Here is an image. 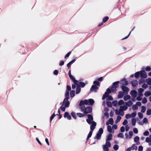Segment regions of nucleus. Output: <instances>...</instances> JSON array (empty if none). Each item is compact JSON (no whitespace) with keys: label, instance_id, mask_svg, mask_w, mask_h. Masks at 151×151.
<instances>
[{"label":"nucleus","instance_id":"obj_24","mask_svg":"<svg viewBox=\"0 0 151 151\" xmlns=\"http://www.w3.org/2000/svg\"><path fill=\"white\" fill-rule=\"evenodd\" d=\"M146 97H148L151 95V92L149 91H146L144 93Z\"/></svg>","mask_w":151,"mask_h":151},{"label":"nucleus","instance_id":"obj_49","mask_svg":"<svg viewBox=\"0 0 151 151\" xmlns=\"http://www.w3.org/2000/svg\"><path fill=\"white\" fill-rule=\"evenodd\" d=\"M138 116L140 119L143 118V114L141 112H138Z\"/></svg>","mask_w":151,"mask_h":151},{"label":"nucleus","instance_id":"obj_50","mask_svg":"<svg viewBox=\"0 0 151 151\" xmlns=\"http://www.w3.org/2000/svg\"><path fill=\"white\" fill-rule=\"evenodd\" d=\"M107 105L109 107H112V104L111 102L110 101H107L106 102Z\"/></svg>","mask_w":151,"mask_h":151},{"label":"nucleus","instance_id":"obj_56","mask_svg":"<svg viewBox=\"0 0 151 151\" xmlns=\"http://www.w3.org/2000/svg\"><path fill=\"white\" fill-rule=\"evenodd\" d=\"M142 87L144 89H146L148 87V85L144 83L142 85Z\"/></svg>","mask_w":151,"mask_h":151},{"label":"nucleus","instance_id":"obj_64","mask_svg":"<svg viewBox=\"0 0 151 151\" xmlns=\"http://www.w3.org/2000/svg\"><path fill=\"white\" fill-rule=\"evenodd\" d=\"M143 150V147L142 146H139L138 147V150L139 151H142Z\"/></svg>","mask_w":151,"mask_h":151},{"label":"nucleus","instance_id":"obj_12","mask_svg":"<svg viewBox=\"0 0 151 151\" xmlns=\"http://www.w3.org/2000/svg\"><path fill=\"white\" fill-rule=\"evenodd\" d=\"M140 75L141 77L142 78H145L147 76L146 73L144 71H141Z\"/></svg>","mask_w":151,"mask_h":151},{"label":"nucleus","instance_id":"obj_25","mask_svg":"<svg viewBox=\"0 0 151 151\" xmlns=\"http://www.w3.org/2000/svg\"><path fill=\"white\" fill-rule=\"evenodd\" d=\"M109 94L107 92H105L104 94L103 95L102 99L103 100L104 99L106 98L109 96Z\"/></svg>","mask_w":151,"mask_h":151},{"label":"nucleus","instance_id":"obj_4","mask_svg":"<svg viewBox=\"0 0 151 151\" xmlns=\"http://www.w3.org/2000/svg\"><path fill=\"white\" fill-rule=\"evenodd\" d=\"M103 130L102 128H100L99 129V130L97 132L96 135L94 137V139H99L101 137V134H103Z\"/></svg>","mask_w":151,"mask_h":151},{"label":"nucleus","instance_id":"obj_2","mask_svg":"<svg viewBox=\"0 0 151 151\" xmlns=\"http://www.w3.org/2000/svg\"><path fill=\"white\" fill-rule=\"evenodd\" d=\"M68 100L64 99L62 104L60 107V109L63 111H65L66 107H68L69 106L70 102Z\"/></svg>","mask_w":151,"mask_h":151},{"label":"nucleus","instance_id":"obj_39","mask_svg":"<svg viewBox=\"0 0 151 151\" xmlns=\"http://www.w3.org/2000/svg\"><path fill=\"white\" fill-rule=\"evenodd\" d=\"M140 75V72H136L135 74V77L136 78H138L139 77V75Z\"/></svg>","mask_w":151,"mask_h":151},{"label":"nucleus","instance_id":"obj_7","mask_svg":"<svg viewBox=\"0 0 151 151\" xmlns=\"http://www.w3.org/2000/svg\"><path fill=\"white\" fill-rule=\"evenodd\" d=\"M91 125L90 126V129L92 132L95 128V127L96 125V123L94 121H93L91 122Z\"/></svg>","mask_w":151,"mask_h":151},{"label":"nucleus","instance_id":"obj_31","mask_svg":"<svg viewBox=\"0 0 151 151\" xmlns=\"http://www.w3.org/2000/svg\"><path fill=\"white\" fill-rule=\"evenodd\" d=\"M130 98V96L129 95H127L125 96L124 98V100L127 101L128 99Z\"/></svg>","mask_w":151,"mask_h":151},{"label":"nucleus","instance_id":"obj_18","mask_svg":"<svg viewBox=\"0 0 151 151\" xmlns=\"http://www.w3.org/2000/svg\"><path fill=\"white\" fill-rule=\"evenodd\" d=\"M70 78L72 80L75 84H77L78 81L76 80L75 78L72 76H69Z\"/></svg>","mask_w":151,"mask_h":151},{"label":"nucleus","instance_id":"obj_58","mask_svg":"<svg viewBox=\"0 0 151 151\" xmlns=\"http://www.w3.org/2000/svg\"><path fill=\"white\" fill-rule=\"evenodd\" d=\"M112 104L114 106H115L117 105V102L116 101H114L112 102Z\"/></svg>","mask_w":151,"mask_h":151},{"label":"nucleus","instance_id":"obj_13","mask_svg":"<svg viewBox=\"0 0 151 151\" xmlns=\"http://www.w3.org/2000/svg\"><path fill=\"white\" fill-rule=\"evenodd\" d=\"M87 101L88 103L86 105H92L94 103V100L92 99H90L88 100H87Z\"/></svg>","mask_w":151,"mask_h":151},{"label":"nucleus","instance_id":"obj_46","mask_svg":"<svg viewBox=\"0 0 151 151\" xmlns=\"http://www.w3.org/2000/svg\"><path fill=\"white\" fill-rule=\"evenodd\" d=\"M77 114L78 116L80 117H83L84 116V115L81 113H77Z\"/></svg>","mask_w":151,"mask_h":151},{"label":"nucleus","instance_id":"obj_63","mask_svg":"<svg viewBox=\"0 0 151 151\" xmlns=\"http://www.w3.org/2000/svg\"><path fill=\"white\" fill-rule=\"evenodd\" d=\"M131 117V114H127L125 115V118L127 119H128Z\"/></svg>","mask_w":151,"mask_h":151},{"label":"nucleus","instance_id":"obj_35","mask_svg":"<svg viewBox=\"0 0 151 151\" xmlns=\"http://www.w3.org/2000/svg\"><path fill=\"white\" fill-rule=\"evenodd\" d=\"M121 117L120 116H117V119L116 120V123H118L121 120Z\"/></svg>","mask_w":151,"mask_h":151},{"label":"nucleus","instance_id":"obj_60","mask_svg":"<svg viewBox=\"0 0 151 151\" xmlns=\"http://www.w3.org/2000/svg\"><path fill=\"white\" fill-rule=\"evenodd\" d=\"M136 111H134L131 114V116H132V117H134L136 116Z\"/></svg>","mask_w":151,"mask_h":151},{"label":"nucleus","instance_id":"obj_9","mask_svg":"<svg viewBox=\"0 0 151 151\" xmlns=\"http://www.w3.org/2000/svg\"><path fill=\"white\" fill-rule=\"evenodd\" d=\"M88 101L87 100H85L84 101L82 100L80 102L79 105L80 106H81V107L83 106H85L84 105H86Z\"/></svg>","mask_w":151,"mask_h":151},{"label":"nucleus","instance_id":"obj_22","mask_svg":"<svg viewBox=\"0 0 151 151\" xmlns=\"http://www.w3.org/2000/svg\"><path fill=\"white\" fill-rule=\"evenodd\" d=\"M120 82L119 81H117L113 83L112 84V86L116 88H117L118 86V84Z\"/></svg>","mask_w":151,"mask_h":151},{"label":"nucleus","instance_id":"obj_40","mask_svg":"<svg viewBox=\"0 0 151 151\" xmlns=\"http://www.w3.org/2000/svg\"><path fill=\"white\" fill-rule=\"evenodd\" d=\"M107 130L108 132H110V133L111 132H112V129L111 126L110 125H108L107 126Z\"/></svg>","mask_w":151,"mask_h":151},{"label":"nucleus","instance_id":"obj_48","mask_svg":"<svg viewBox=\"0 0 151 151\" xmlns=\"http://www.w3.org/2000/svg\"><path fill=\"white\" fill-rule=\"evenodd\" d=\"M135 27H134L132 29L131 31L130 32H129V34H128V35L126 37H125L124 38H123V39H122V40H124V39H127V38H128V37H129V35H130V34L131 32L132 31H133V29H134Z\"/></svg>","mask_w":151,"mask_h":151},{"label":"nucleus","instance_id":"obj_53","mask_svg":"<svg viewBox=\"0 0 151 151\" xmlns=\"http://www.w3.org/2000/svg\"><path fill=\"white\" fill-rule=\"evenodd\" d=\"M119 148V146L117 145H115L113 147V149L116 150H117Z\"/></svg>","mask_w":151,"mask_h":151},{"label":"nucleus","instance_id":"obj_10","mask_svg":"<svg viewBox=\"0 0 151 151\" xmlns=\"http://www.w3.org/2000/svg\"><path fill=\"white\" fill-rule=\"evenodd\" d=\"M77 83V84H76V85H77V87H78L79 88L80 87L83 88L86 85V84L82 82H79L78 81V83Z\"/></svg>","mask_w":151,"mask_h":151},{"label":"nucleus","instance_id":"obj_5","mask_svg":"<svg viewBox=\"0 0 151 151\" xmlns=\"http://www.w3.org/2000/svg\"><path fill=\"white\" fill-rule=\"evenodd\" d=\"M88 119L86 120V122L88 124H91V121L93 120V117L91 115L89 114L88 115Z\"/></svg>","mask_w":151,"mask_h":151},{"label":"nucleus","instance_id":"obj_43","mask_svg":"<svg viewBox=\"0 0 151 151\" xmlns=\"http://www.w3.org/2000/svg\"><path fill=\"white\" fill-rule=\"evenodd\" d=\"M129 139H131L132 138L133 134V132L132 131H129Z\"/></svg>","mask_w":151,"mask_h":151},{"label":"nucleus","instance_id":"obj_20","mask_svg":"<svg viewBox=\"0 0 151 151\" xmlns=\"http://www.w3.org/2000/svg\"><path fill=\"white\" fill-rule=\"evenodd\" d=\"M130 148L131 149V150H137V147L136 144H134L132 145Z\"/></svg>","mask_w":151,"mask_h":151},{"label":"nucleus","instance_id":"obj_27","mask_svg":"<svg viewBox=\"0 0 151 151\" xmlns=\"http://www.w3.org/2000/svg\"><path fill=\"white\" fill-rule=\"evenodd\" d=\"M69 91H66V93L65 94V99H66L67 100H68L69 98Z\"/></svg>","mask_w":151,"mask_h":151},{"label":"nucleus","instance_id":"obj_32","mask_svg":"<svg viewBox=\"0 0 151 151\" xmlns=\"http://www.w3.org/2000/svg\"><path fill=\"white\" fill-rule=\"evenodd\" d=\"M75 95V91L74 90H72L70 92V96L72 98Z\"/></svg>","mask_w":151,"mask_h":151},{"label":"nucleus","instance_id":"obj_59","mask_svg":"<svg viewBox=\"0 0 151 151\" xmlns=\"http://www.w3.org/2000/svg\"><path fill=\"white\" fill-rule=\"evenodd\" d=\"M133 131L135 134H137L138 132V130L136 128H134L133 129Z\"/></svg>","mask_w":151,"mask_h":151},{"label":"nucleus","instance_id":"obj_55","mask_svg":"<svg viewBox=\"0 0 151 151\" xmlns=\"http://www.w3.org/2000/svg\"><path fill=\"white\" fill-rule=\"evenodd\" d=\"M143 134L145 136H147L149 134V132L148 131H146L143 133Z\"/></svg>","mask_w":151,"mask_h":151},{"label":"nucleus","instance_id":"obj_16","mask_svg":"<svg viewBox=\"0 0 151 151\" xmlns=\"http://www.w3.org/2000/svg\"><path fill=\"white\" fill-rule=\"evenodd\" d=\"M114 123V121L112 118H110L108 121L106 123V125H109V124L112 125Z\"/></svg>","mask_w":151,"mask_h":151},{"label":"nucleus","instance_id":"obj_1","mask_svg":"<svg viewBox=\"0 0 151 151\" xmlns=\"http://www.w3.org/2000/svg\"><path fill=\"white\" fill-rule=\"evenodd\" d=\"M81 111L84 114H86L91 112L92 108L90 106L86 107L85 106H83L81 107Z\"/></svg>","mask_w":151,"mask_h":151},{"label":"nucleus","instance_id":"obj_52","mask_svg":"<svg viewBox=\"0 0 151 151\" xmlns=\"http://www.w3.org/2000/svg\"><path fill=\"white\" fill-rule=\"evenodd\" d=\"M148 122V120L146 118H144L143 120V123H146Z\"/></svg>","mask_w":151,"mask_h":151},{"label":"nucleus","instance_id":"obj_36","mask_svg":"<svg viewBox=\"0 0 151 151\" xmlns=\"http://www.w3.org/2000/svg\"><path fill=\"white\" fill-rule=\"evenodd\" d=\"M93 85H96V86H99L100 85V83L99 81H95L93 82Z\"/></svg>","mask_w":151,"mask_h":151},{"label":"nucleus","instance_id":"obj_44","mask_svg":"<svg viewBox=\"0 0 151 151\" xmlns=\"http://www.w3.org/2000/svg\"><path fill=\"white\" fill-rule=\"evenodd\" d=\"M58 114H56V115H58ZM56 115L55 114V113H54L51 116L50 118V122H51L52 119H53L54 117Z\"/></svg>","mask_w":151,"mask_h":151},{"label":"nucleus","instance_id":"obj_57","mask_svg":"<svg viewBox=\"0 0 151 151\" xmlns=\"http://www.w3.org/2000/svg\"><path fill=\"white\" fill-rule=\"evenodd\" d=\"M151 140V139L149 137H147L145 139V142H147L149 143Z\"/></svg>","mask_w":151,"mask_h":151},{"label":"nucleus","instance_id":"obj_51","mask_svg":"<svg viewBox=\"0 0 151 151\" xmlns=\"http://www.w3.org/2000/svg\"><path fill=\"white\" fill-rule=\"evenodd\" d=\"M108 19L109 17H105L103 19V22H105Z\"/></svg>","mask_w":151,"mask_h":151},{"label":"nucleus","instance_id":"obj_37","mask_svg":"<svg viewBox=\"0 0 151 151\" xmlns=\"http://www.w3.org/2000/svg\"><path fill=\"white\" fill-rule=\"evenodd\" d=\"M116 87H115L113 86H112L111 87V91L112 92H115L116 91Z\"/></svg>","mask_w":151,"mask_h":151},{"label":"nucleus","instance_id":"obj_23","mask_svg":"<svg viewBox=\"0 0 151 151\" xmlns=\"http://www.w3.org/2000/svg\"><path fill=\"white\" fill-rule=\"evenodd\" d=\"M144 90L142 88H140L139 89L138 91L139 92V94L140 96H142L143 95L142 93L144 91Z\"/></svg>","mask_w":151,"mask_h":151},{"label":"nucleus","instance_id":"obj_29","mask_svg":"<svg viewBox=\"0 0 151 151\" xmlns=\"http://www.w3.org/2000/svg\"><path fill=\"white\" fill-rule=\"evenodd\" d=\"M136 120L135 118H133L132 119L131 123L132 126H135L136 123Z\"/></svg>","mask_w":151,"mask_h":151},{"label":"nucleus","instance_id":"obj_45","mask_svg":"<svg viewBox=\"0 0 151 151\" xmlns=\"http://www.w3.org/2000/svg\"><path fill=\"white\" fill-rule=\"evenodd\" d=\"M139 140V137L138 136H136L134 139V141L135 142H137Z\"/></svg>","mask_w":151,"mask_h":151},{"label":"nucleus","instance_id":"obj_28","mask_svg":"<svg viewBox=\"0 0 151 151\" xmlns=\"http://www.w3.org/2000/svg\"><path fill=\"white\" fill-rule=\"evenodd\" d=\"M132 102L131 101H129L126 103V104L128 106H130L132 105Z\"/></svg>","mask_w":151,"mask_h":151},{"label":"nucleus","instance_id":"obj_26","mask_svg":"<svg viewBox=\"0 0 151 151\" xmlns=\"http://www.w3.org/2000/svg\"><path fill=\"white\" fill-rule=\"evenodd\" d=\"M124 96V93L122 91H120L119 92L118 97L119 98H122Z\"/></svg>","mask_w":151,"mask_h":151},{"label":"nucleus","instance_id":"obj_34","mask_svg":"<svg viewBox=\"0 0 151 151\" xmlns=\"http://www.w3.org/2000/svg\"><path fill=\"white\" fill-rule=\"evenodd\" d=\"M92 131H90L88 135V136H87V139H86V140H88L89 139L90 137H91L92 135Z\"/></svg>","mask_w":151,"mask_h":151},{"label":"nucleus","instance_id":"obj_54","mask_svg":"<svg viewBox=\"0 0 151 151\" xmlns=\"http://www.w3.org/2000/svg\"><path fill=\"white\" fill-rule=\"evenodd\" d=\"M71 116H72L73 118H74L75 119H76V114L75 113V112H72L71 113Z\"/></svg>","mask_w":151,"mask_h":151},{"label":"nucleus","instance_id":"obj_15","mask_svg":"<svg viewBox=\"0 0 151 151\" xmlns=\"http://www.w3.org/2000/svg\"><path fill=\"white\" fill-rule=\"evenodd\" d=\"M64 117L65 118H67L68 120L71 119V116L69 115V113L67 112H65V113Z\"/></svg>","mask_w":151,"mask_h":151},{"label":"nucleus","instance_id":"obj_33","mask_svg":"<svg viewBox=\"0 0 151 151\" xmlns=\"http://www.w3.org/2000/svg\"><path fill=\"white\" fill-rule=\"evenodd\" d=\"M146 109V107L144 106H142L141 107V112L143 113L145 112Z\"/></svg>","mask_w":151,"mask_h":151},{"label":"nucleus","instance_id":"obj_38","mask_svg":"<svg viewBox=\"0 0 151 151\" xmlns=\"http://www.w3.org/2000/svg\"><path fill=\"white\" fill-rule=\"evenodd\" d=\"M146 114L148 115H150L151 114V109H148L147 110Z\"/></svg>","mask_w":151,"mask_h":151},{"label":"nucleus","instance_id":"obj_6","mask_svg":"<svg viewBox=\"0 0 151 151\" xmlns=\"http://www.w3.org/2000/svg\"><path fill=\"white\" fill-rule=\"evenodd\" d=\"M98 89V87L95 85H93L90 89V91H93L94 92H96L97 90Z\"/></svg>","mask_w":151,"mask_h":151},{"label":"nucleus","instance_id":"obj_42","mask_svg":"<svg viewBox=\"0 0 151 151\" xmlns=\"http://www.w3.org/2000/svg\"><path fill=\"white\" fill-rule=\"evenodd\" d=\"M81 89L80 88H79L78 87H77V88L76 90V94H78L81 91Z\"/></svg>","mask_w":151,"mask_h":151},{"label":"nucleus","instance_id":"obj_47","mask_svg":"<svg viewBox=\"0 0 151 151\" xmlns=\"http://www.w3.org/2000/svg\"><path fill=\"white\" fill-rule=\"evenodd\" d=\"M147 102V100L146 98H144L142 100V103L143 104H146Z\"/></svg>","mask_w":151,"mask_h":151},{"label":"nucleus","instance_id":"obj_30","mask_svg":"<svg viewBox=\"0 0 151 151\" xmlns=\"http://www.w3.org/2000/svg\"><path fill=\"white\" fill-rule=\"evenodd\" d=\"M146 82L148 85H151V78L146 79Z\"/></svg>","mask_w":151,"mask_h":151},{"label":"nucleus","instance_id":"obj_19","mask_svg":"<svg viewBox=\"0 0 151 151\" xmlns=\"http://www.w3.org/2000/svg\"><path fill=\"white\" fill-rule=\"evenodd\" d=\"M132 86L133 87L136 86L138 84V82L137 80H135L131 81Z\"/></svg>","mask_w":151,"mask_h":151},{"label":"nucleus","instance_id":"obj_21","mask_svg":"<svg viewBox=\"0 0 151 151\" xmlns=\"http://www.w3.org/2000/svg\"><path fill=\"white\" fill-rule=\"evenodd\" d=\"M76 60L75 59H74L72 60L71 61L69 62L67 65V67H68V69H69L71 65Z\"/></svg>","mask_w":151,"mask_h":151},{"label":"nucleus","instance_id":"obj_41","mask_svg":"<svg viewBox=\"0 0 151 151\" xmlns=\"http://www.w3.org/2000/svg\"><path fill=\"white\" fill-rule=\"evenodd\" d=\"M117 137H119L123 138L124 137L123 134L122 133H119L117 135Z\"/></svg>","mask_w":151,"mask_h":151},{"label":"nucleus","instance_id":"obj_11","mask_svg":"<svg viewBox=\"0 0 151 151\" xmlns=\"http://www.w3.org/2000/svg\"><path fill=\"white\" fill-rule=\"evenodd\" d=\"M122 89L125 93H127L129 90V89L127 87L125 86H123L122 87Z\"/></svg>","mask_w":151,"mask_h":151},{"label":"nucleus","instance_id":"obj_3","mask_svg":"<svg viewBox=\"0 0 151 151\" xmlns=\"http://www.w3.org/2000/svg\"><path fill=\"white\" fill-rule=\"evenodd\" d=\"M111 143L110 142H106L105 145L103 146V149L104 151H109V148L111 147Z\"/></svg>","mask_w":151,"mask_h":151},{"label":"nucleus","instance_id":"obj_17","mask_svg":"<svg viewBox=\"0 0 151 151\" xmlns=\"http://www.w3.org/2000/svg\"><path fill=\"white\" fill-rule=\"evenodd\" d=\"M112 135L111 134H109L108 136L106 139V142H109V141H110L112 139Z\"/></svg>","mask_w":151,"mask_h":151},{"label":"nucleus","instance_id":"obj_61","mask_svg":"<svg viewBox=\"0 0 151 151\" xmlns=\"http://www.w3.org/2000/svg\"><path fill=\"white\" fill-rule=\"evenodd\" d=\"M124 101L122 100H120L118 102V104L119 105H122L124 103Z\"/></svg>","mask_w":151,"mask_h":151},{"label":"nucleus","instance_id":"obj_14","mask_svg":"<svg viewBox=\"0 0 151 151\" xmlns=\"http://www.w3.org/2000/svg\"><path fill=\"white\" fill-rule=\"evenodd\" d=\"M130 94L134 97H136L137 96V92L135 90H132L130 92Z\"/></svg>","mask_w":151,"mask_h":151},{"label":"nucleus","instance_id":"obj_62","mask_svg":"<svg viewBox=\"0 0 151 151\" xmlns=\"http://www.w3.org/2000/svg\"><path fill=\"white\" fill-rule=\"evenodd\" d=\"M120 108H122V109H123L125 111L127 109L128 107L126 106H120Z\"/></svg>","mask_w":151,"mask_h":151},{"label":"nucleus","instance_id":"obj_8","mask_svg":"<svg viewBox=\"0 0 151 151\" xmlns=\"http://www.w3.org/2000/svg\"><path fill=\"white\" fill-rule=\"evenodd\" d=\"M116 114L117 115H120L122 116H123L124 115V111L122 110L121 108L119 109V111L116 110L115 111Z\"/></svg>","mask_w":151,"mask_h":151}]
</instances>
